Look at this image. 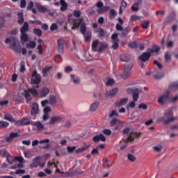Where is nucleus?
<instances>
[{
	"mask_svg": "<svg viewBox=\"0 0 178 178\" xmlns=\"http://www.w3.org/2000/svg\"><path fill=\"white\" fill-rule=\"evenodd\" d=\"M176 101H178V96L173 97L170 95V91L168 90L158 98L157 102L159 105H165V104L176 102Z\"/></svg>",
	"mask_w": 178,
	"mask_h": 178,
	"instance_id": "obj_1",
	"label": "nucleus"
},
{
	"mask_svg": "<svg viewBox=\"0 0 178 178\" xmlns=\"http://www.w3.org/2000/svg\"><path fill=\"white\" fill-rule=\"evenodd\" d=\"M176 120H177V117H173L172 109H168L165 111L163 117H159L157 119V121L164 123V124H169V123H172V122H175Z\"/></svg>",
	"mask_w": 178,
	"mask_h": 178,
	"instance_id": "obj_2",
	"label": "nucleus"
},
{
	"mask_svg": "<svg viewBox=\"0 0 178 178\" xmlns=\"http://www.w3.org/2000/svg\"><path fill=\"white\" fill-rule=\"evenodd\" d=\"M159 51H161V47L154 45L151 49H148L147 52H144L139 58L142 62H147L152 54H158Z\"/></svg>",
	"mask_w": 178,
	"mask_h": 178,
	"instance_id": "obj_3",
	"label": "nucleus"
},
{
	"mask_svg": "<svg viewBox=\"0 0 178 178\" xmlns=\"http://www.w3.org/2000/svg\"><path fill=\"white\" fill-rule=\"evenodd\" d=\"M23 97L26 99L27 104H30L31 102V95H30V91L26 90H23V92H19V95H15L14 100L15 102H22L23 101Z\"/></svg>",
	"mask_w": 178,
	"mask_h": 178,
	"instance_id": "obj_4",
	"label": "nucleus"
},
{
	"mask_svg": "<svg viewBox=\"0 0 178 178\" xmlns=\"http://www.w3.org/2000/svg\"><path fill=\"white\" fill-rule=\"evenodd\" d=\"M31 168H44L45 166V161H42L40 156H37L33 160V163L30 165Z\"/></svg>",
	"mask_w": 178,
	"mask_h": 178,
	"instance_id": "obj_5",
	"label": "nucleus"
},
{
	"mask_svg": "<svg viewBox=\"0 0 178 178\" xmlns=\"http://www.w3.org/2000/svg\"><path fill=\"white\" fill-rule=\"evenodd\" d=\"M96 8L97 9V13L98 15H102V13H105V12H108L109 10V7L108 6H104V3L102 1H97L96 3Z\"/></svg>",
	"mask_w": 178,
	"mask_h": 178,
	"instance_id": "obj_6",
	"label": "nucleus"
},
{
	"mask_svg": "<svg viewBox=\"0 0 178 178\" xmlns=\"http://www.w3.org/2000/svg\"><path fill=\"white\" fill-rule=\"evenodd\" d=\"M133 67V63L126 64L124 67V72L122 74V77L124 79H128L130 77V72Z\"/></svg>",
	"mask_w": 178,
	"mask_h": 178,
	"instance_id": "obj_7",
	"label": "nucleus"
},
{
	"mask_svg": "<svg viewBox=\"0 0 178 178\" xmlns=\"http://www.w3.org/2000/svg\"><path fill=\"white\" fill-rule=\"evenodd\" d=\"M110 126L111 127H114L115 131H120L122 129V123L120 120H118L117 119H114L110 122Z\"/></svg>",
	"mask_w": 178,
	"mask_h": 178,
	"instance_id": "obj_8",
	"label": "nucleus"
},
{
	"mask_svg": "<svg viewBox=\"0 0 178 178\" xmlns=\"http://www.w3.org/2000/svg\"><path fill=\"white\" fill-rule=\"evenodd\" d=\"M68 23L72 26V30H77L79 27L80 26V24L81 22L79 19H74L73 18H70L68 19Z\"/></svg>",
	"mask_w": 178,
	"mask_h": 178,
	"instance_id": "obj_9",
	"label": "nucleus"
},
{
	"mask_svg": "<svg viewBox=\"0 0 178 178\" xmlns=\"http://www.w3.org/2000/svg\"><path fill=\"white\" fill-rule=\"evenodd\" d=\"M31 83L33 84H40L41 83V75L35 70L32 73Z\"/></svg>",
	"mask_w": 178,
	"mask_h": 178,
	"instance_id": "obj_10",
	"label": "nucleus"
},
{
	"mask_svg": "<svg viewBox=\"0 0 178 178\" xmlns=\"http://www.w3.org/2000/svg\"><path fill=\"white\" fill-rule=\"evenodd\" d=\"M3 156L6 158V161H7V162H8V163H10V165H12V163H13V162H15V157H13V156L10 155V154H9V152H8V151H6V149L3 150Z\"/></svg>",
	"mask_w": 178,
	"mask_h": 178,
	"instance_id": "obj_11",
	"label": "nucleus"
},
{
	"mask_svg": "<svg viewBox=\"0 0 178 178\" xmlns=\"http://www.w3.org/2000/svg\"><path fill=\"white\" fill-rule=\"evenodd\" d=\"M27 124H31L30 119L27 118H24L15 122V126H27Z\"/></svg>",
	"mask_w": 178,
	"mask_h": 178,
	"instance_id": "obj_12",
	"label": "nucleus"
},
{
	"mask_svg": "<svg viewBox=\"0 0 178 178\" xmlns=\"http://www.w3.org/2000/svg\"><path fill=\"white\" fill-rule=\"evenodd\" d=\"M62 120H63V116L56 115L50 118L49 124H54V123H58V122H62Z\"/></svg>",
	"mask_w": 178,
	"mask_h": 178,
	"instance_id": "obj_13",
	"label": "nucleus"
},
{
	"mask_svg": "<svg viewBox=\"0 0 178 178\" xmlns=\"http://www.w3.org/2000/svg\"><path fill=\"white\" fill-rule=\"evenodd\" d=\"M51 90L48 87H43L39 92V96L40 98H45L50 92Z\"/></svg>",
	"mask_w": 178,
	"mask_h": 178,
	"instance_id": "obj_14",
	"label": "nucleus"
},
{
	"mask_svg": "<svg viewBox=\"0 0 178 178\" xmlns=\"http://www.w3.org/2000/svg\"><path fill=\"white\" fill-rule=\"evenodd\" d=\"M19 137V134L17 132H12L10 135L6 136L5 140L6 143H12L13 141V138H16Z\"/></svg>",
	"mask_w": 178,
	"mask_h": 178,
	"instance_id": "obj_15",
	"label": "nucleus"
},
{
	"mask_svg": "<svg viewBox=\"0 0 178 178\" xmlns=\"http://www.w3.org/2000/svg\"><path fill=\"white\" fill-rule=\"evenodd\" d=\"M58 49L60 54H63L65 49V40L58 39Z\"/></svg>",
	"mask_w": 178,
	"mask_h": 178,
	"instance_id": "obj_16",
	"label": "nucleus"
},
{
	"mask_svg": "<svg viewBox=\"0 0 178 178\" xmlns=\"http://www.w3.org/2000/svg\"><path fill=\"white\" fill-rule=\"evenodd\" d=\"M35 6L38 12H40V13H45L48 11V8H47V6H42L41 3H36Z\"/></svg>",
	"mask_w": 178,
	"mask_h": 178,
	"instance_id": "obj_17",
	"label": "nucleus"
},
{
	"mask_svg": "<svg viewBox=\"0 0 178 178\" xmlns=\"http://www.w3.org/2000/svg\"><path fill=\"white\" fill-rule=\"evenodd\" d=\"M92 140L94 141V143H99V141L105 143V141H106V138H105V136H104V134H100L99 135L95 136L92 138Z\"/></svg>",
	"mask_w": 178,
	"mask_h": 178,
	"instance_id": "obj_18",
	"label": "nucleus"
},
{
	"mask_svg": "<svg viewBox=\"0 0 178 178\" xmlns=\"http://www.w3.org/2000/svg\"><path fill=\"white\" fill-rule=\"evenodd\" d=\"M118 91H119L118 88H115L110 91H107L105 93L106 98H109V97L113 98V97H115V95H116V94H118Z\"/></svg>",
	"mask_w": 178,
	"mask_h": 178,
	"instance_id": "obj_19",
	"label": "nucleus"
},
{
	"mask_svg": "<svg viewBox=\"0 0 178 178\" xmlns=\"http://www.w3.org/2000/svg\"><path fill=\"white\" fill-rule=\"evenodd\" d=\"M70 79H71L72 83H73V84H75L76 86H79V84H80V83H81L80 76H79L77 75L71 74Z\"/></svg>",
	"mask_w": 178,
	"mask_h": 178,
	"instance_id": "obj_20",
	"label": "nucleus"
},
{
	"mask_svg": "<svg viewBox=\"0 0 178 178\" xmlns=\"http://www.w3.org/2000/svg\"><path fill=\"white\" fill-rule=\"evenodd\" d=\"M141 5H143V0H137L131 8L132 12H138V6H141Z\"/></svg>",
	"mask_w": 178,
	"mask_h": 178,
	"instance_id": "obj_21",
	"label": "nucleus"
},
{
	"mask_svg": "<svg viewBox=\"0 0 178 178\" xmlns=\"http://www.w3.org/2000/svg\"><path fill=\"white\" fill-rule=\"evenodd\" d=\"M4 120H8V122H11V123H15L16 124V120L13 118V115L10 113H6L3 118Z\"/></svg>",
	"mask_w": 178,
	"mask_h": 178,
	"instance_id": "obj_22",
	"label": "nucleus"
},
{
	"mask_svg": "<svg viewBox=\"0 0 178 178\" xmlns=\"http://www.w3.org/2000/svg\"><path fill=\"white\" fill-rule=\"evenodd\" d=\"M38 112H39L38 104L33 103L31 106V115H38Z\"/></svg>",
	"mask_w": 178,
	"mask_h": 178,
	"instance_id": "obj_23",
	"label": "nucleus"
},
{
	"mask_svg": "<svg viewBox=\"0 0 178 178\" xmlns=\"http://www.w3.org/2000/svg\"><path fill=\"white\" fill-rule=\"evenodd\" d=\"M32 126H35V127H37L39 131H41V130H44V124L41 123V121L33 122Z\"/></svg>",
	"mask_w": 178,
	"mask_h": 178,
	"instance_id": "obj_24",
	"label": "nucleus"
},
{
	"mask_svg": "<svg viewBox=\"0 0 178 178\" xmlns=\"http://www.w3.org/2000/svg\"><path fill=\"white\" fill-rule=\"evenodd\" d=\"M21 33H26L29 31V22H25L23 26L19 29Z\"/></svg>",
	"mask_w": 178,
	"mask_h": 178,
	"instance_id": "obj_25",
	"label": "nucleus"
},
{
	"mask_svg": "<svg viewBox=\"0 0 178 178\" xmlns=\"http://www.w3.org/2000/svg\"><path fill=\"white\" fill-rule=\"evenodd\" d=\"M60 5L61 6L60 10L61 12H65L67 10V3L65 0H60Z\"/></svg>",
	"mask_w": 178,
	"mask_h": 178,
	"instance_id": "obj_26",
	"label": "nucleus"
},
{
	"mask_svg": "<svg viewBox=\"0 0 178 178\" xmlns=\"http://www.w3.org/2000/svg\"><path fill=\"white\" fill-rule=\"evenodd\" d=\"M99 45H100L99 48L97 49L98 52H102V51H105L106 48H108V43L100 42L99 43Z\"/></svg>",
	"mask_w": 178,
	"mask_h": 178,
	"instance_id": "obj_27",
	"label": "nucleus"
},
{
	"mask_svg": "<svg viewBox=\"0 0 178 178\" xmlns=\"http://www.w3.org/2000/svg\"><path fill=\"white\" fill-rule=\"evenodd\" d=\"M128 101H129L128 98H123L121 100L116 102L115 106H123V105L127 104Z\"/></svg>",
	"mask_w": 178,
	"mask_h": 178,
	"instance_id": "obj_28",
	"label": "nucleus"
},
{
	"mask_svg": "<svg viewBox=\"0 0 178 178\" xmlns=\"http://www.w3.org/2000/svg\"><path fill=\"white\" fill-rule=\"evenodd\" d=\"M20 38L22 44H26L29 41V35L27 33H21Z\"/></svg>",
	"mask_w": 178,
	"mask_h": 178,
	"instance_id": "obj_29",
	"label": "nucleus"
},
{
	"mask_svg": "<svg viewBox=\"0 0 178 178\" xmlns=\"http://www.w3.org/2000/svg\"><path fill=\"white\" fill-rule=\"evenodd\" d=\"M100 42H101L98 41V40L93 41V42L92 43V49L93 52L98 51V49H97V47H98V45H99Z\"/></svg>",
	"mask_w": 178,
	"mask_h": 178,
	"instance_id": "obj_30",
	"label": "nucleus"
},
{
	"mask_svg": "<svg viewBox=\"0 0 178 178\" xmlns=\"http://www.w3.org/2000/svg\"><path fill=\"white\" fill-rule=\"evenodd\" d=\"M6 44H10V45H12V42H13V45L15 47V45H16V44H17V40L16 39H15L14 38H9L6 39L5 41Z\"/></svg>",
	"mask_w": 178,
	"mask_h": 178,
	"instance_id": "obj_31",
	"label": "nucleus"
},
{
	"mask_svg": "<svg viewBox=\"0 0 178 178\" xmlns=\"http://www.w3.org/2000/svg\"><path fill=\"white\" fill-rule=\"evenodd\" d=\"M98 106H99V102H95L92 103L90 107V112H95V111H97Z\"/></svg>",
	"mask_w": 178,
	"mask_h": 178,
	"instance_id": "obj_32",
	"label": "nucleus"
},
{
	"mask_svg": "<svg viewBox=\"0 0 178 178\" xmlns=\"http://www.w3.org/2000/svg\"><path fill=\"white\" fill-rule=\"evenodd\" d=\"M18 24H23L24 23V17H23V13H18Z\"/></svg>",
	"mask_w": 178,
	"mask_h": 178,
	"instance_id": "obj_33",
	"label": "nucleus"
},
{
	"mask_svg": "<svg viewBox=\"0 0 178 178\" xmlns=\"http://www.w3.org/2000/svg\"><path fill=\"white\" fill-rule=\"evenodd\" d=\"M138 134L136 133H131L129 136L126 139V141H133L134 138H137Z\"/></svg>",
	"mask_w": 178,
	"mask_h": 178,
	"instance_id": "obj_34",
	"label": "nucleus"
},
{
	"mask_svg": "<svg viewBox=\"0 0 178 178\" xmlns=\"http://www.w3.org/2000/svg\"><path fill=\"white\" fill-rule=\"evenodd\" d=\"M31 94L33 95V97H38L40 95V92H38V90L35 87H33L29 90Z\"/></svg>",
	"mask_w": 178,
	"mask_h": 178,
	"instance_id": "obj_35",
	"label": "nucleus"
},
{
	"mask_svg": "<svg viewBox=\"0 0 178 178\" xmlns=\"http://www.w3.org/2000/svg\"><path fill=\"white\" fill-rule=\"evenodd\" d=\"M95 33H98L100 38L105 37V32L102 28L95 29Z\"/></svg>",
	"mask_w": 178,
	"mask_h": 178,
	"instance_id": "obj_36",
	"label": "nucleus"
},
{
	"mask_svg": "<svg viewBox=\"0 0 178 178\" xmlns=\"http://www.w3.org/2000/svg\"><path fill=\"white\" fill-rule=\"evenodd\" d=\"M109 15L110 19H115L116 16H118V13L116 12V10H115V9H111L109 11Z\"/></svg>",
	"mask_w": 178,
	"mask_h": 178,
	"instance_id": "obj_37",
	"label": "nucleus"
},
{
	"mask_svg": "<svg viewBox=\"0 0 178 178\" xmlns=\"http://www.w3.org/2000/svg\"><path fill=\"white\" fill-rule=\"evenodd\" d=\"M49 105H55V104H56V97L54 95H51L49 97Z\"/></svg>",
	"mask_w": 178,
	"mask_h": 178,
	"instance_id": "obj_38",
	"label": "nucleus"
},
{
	"mask_svg": "<svg viewBox=\"0 0 178 178\" xmlns=\"http://www.w3.org/2000/svg\"><path fill=\"white\" fill-rule=\"evenodd\" d=\"M37 46V43L34 41H30L29 43L26 44V48H31L34 49Z\"/></svg>",
	"mask_w": 178,
	"mask_h": 178,
	"instance_id": "obj_39",
	"label": "nucleus"
},
{
	"mask_svg": "<svg viewBox=\"0 0 178 178\" xmlns=\"http://www.w3.org/2000/svg\"><path fill=\"white\" fill-rule=\"evenodd\" d=\"M83 37L86 42H88V41L91 40V32H87L86 33L83 34Z\"/></svg>",
	"mask_w": 178,
	"mask_h": 178,
	"instance_id": "obj_40",
	"label": "nucleus"
},
{
	"mask_svg": "<svg viewBox=\"0 0 178 178\" xmlns=\"http://www.w3.org/2000/svg\"><path fill=\"white\" fill-rule=\"evenodd\" d=\"M9 126V122L6 121H0V129H6Z\"/></svg>",
	"mask_w": 178,
	"mask_h": 178,
	"instance_id": "obj_41",
	"label": "nucleus"
},
{
	"mask_svg": "<svg viewBox=\"0 0 178 178\" xmlns=\"http://www.w3.org/2000/svg\"><path fill=\"white\" fill-rule=\"evenodd\" d=\"M169 88L170 90H178V81L171 83Z\"/></svg>",
	"mask_w": 178,
	"mask_h": 178,
	"instance_id": "obj_42",
	"label": "nucleus"
},
{
	"mask_svg": "<svg viewBox=\"0 0 178 178\" xmlns=\"http://www.w3.org/2000/svg\"><path fill=\"white\" fill-rule=\"evenodd\" d=\"M141 27L144 30H147L149 27V22L148 21H145L141 24Z\"/></svg>",
	"mask_w": 178,
	"mask_h": 178,
	"instance_id": "obj_43",
	"label": "nucleus"
},
{
	"mask_svg": "<svg viewBox=\"0 0 178 178\" xmlns=\"http://www.w3.org/2000/svg\"><path fill=\"white\" fill-rule=\"evenodd\" d=\"M153 149L155 152H161L163 149V146L159 145L153 147Z\"/></svg>",
	"mask_w": 178,
	"mask_h": 178,
	"instance_id": "obj_44",
	"label": "nucleus"
},
{
	"mask_svg": "<svg viewBox=\"0 0 178 178\" xmlns=\"http://www.w3.org/2000/svg\"><path fill=\"white\" fill-rule=\"evenodd\" d=\"M120 59H121L122 62H127L128 60H130V56L122 55L120 56Z\"/></svg>",
	"mask_w": 178,
	"mask_h": 178,
	"instance_id": "obj_45",
	"label": "nucleus"
},
{
	"mask_svg": "<svg viewBox=\"0 0 178 178\" xmlns=\"http://www.w3.org/2000/svg\"><path fill=\"white\" fill-rule=\"evenodd\" d=\"M33 33L35 35H38V37H41L42 35V31L40 29H35L33 30Z\"/></svg>",
	"mask_w": 178,
	"mask_h": 178,
	"instance_id": "obj_46",
	"label": "nucleus"
},
{
	"mask_svg": "<svg viewBox=\"0 0 178 178\" xmlns=\"http://www.w3.org/2000/svg\"><path fill=\"white\" fill-rule=\"evenodd\" d=\"M131 21L137 22L138 20H141V17L138 15H131L130 17Z\"/></svg>",
	"mask_w": 178,
	"mask_h": 178,
	"instance_id": "obj_47",
	"label": "nucleus"
},
{
	"mask_svg": "<svg viewBox=\"0 0 178 178\" xmlns=\"http://www.w3.org/2000/svg\"><path fill=\"white\" fill-rule=\"evenodd\" d=\"M112 42H119V38H118V34L114 33L111 35Z\"/></svg>",
	"mask_w": 178,
	"mask_h": 178,
	"instance_id": "obj_48",
	"label": "nucleus"
},
{
	"mask_svg": "<svg viewBox=\"0 0 178 178\" xmlns=\"http://www.w3.org/2000/svg\"><path fill=\"white\" fill-rule=\"evenodd\" d=\"M80 31L81 34H85L86 31V23H82L80 27Z\"/></svg>",
	"mask_w": 178,
	"mask_h": 178,
	"instance_id": "obj_49",
	"label": "nucleus"
},
{
	"mask_svg": "<svg viewBox=\"0 0 178 178\" xmlns=\"http://www.w3.org/2000/svg\"><path fill=\"white\" fill-rule=\"evenodd\" d=\"M24 70H26V65L24 64V61H21L19 72H21V73H23Z\"/></svg>",
	"mask_w": 178,
	"mask_h": 178,
	"instance_id": "obj_50",
	"label": "nucleus"
},
{
	"mask_svg": "<svg viewBox=\"0 0 178 178\" xmlns=\"http://www.w3.org/2000/svg\"><path fill=\"white\" fill-rule=\"evenodd\" d=\"M127 159L128 161H130L131 162H135L136 161V156L131 154H128L127 155Z\"/></svg>",
	"mask_w": 178,
	"mask_h": 178,
	"instance_id": "obj_51",
	"label": "nucleus"
},
{
	"mask_svg": "<svg viewBox=\"0 0 178 178\" xmlns=\"http://www.w3.org/2000/svg\"><path fill=\"white\" fill-rule=\"evenodd\" d=\"M51 67H46L43 69L42 70V74L43 76L45 77L47 76V73L49 72V70H51Z\"/></svg>",
	"mask_w": 178,
	"mask_h": 178,
	"instance_id": "obj_52",
	"label": "nucleus"
},
{
	"mask_svg": "<svg viewBox=\"0 0 178 178\" xmlns=\"http://www.w3.org/2000/svg\"><path fill=\"white\" fill-rule=\"evenodd\" d=\"M129 47H130V48L137 49L138 48V44H137L136 42H132L129 43Z\"/></svg>",
	"mask_w": 178,
	"mask_h": 178,
	"instance_id": "obj_53",
	"label": "nucleus"
},
{
	"mask_svg": "<svg viewBox=\"0 0 178 178\" xmlns=\"http://www.w3.org/2000/svg\"><path fill=\"white\" fill-rule=\"evenodd\" d=\"M55 30H58V24H56V23H53L50 26V31H55Z\"/></svg>",
	"mask_w": 178,
	"mask_h": 178,
	"instance_id": "obj_54",
	"label": "nucleus"
},
{
	"mask_svg": "<svg viewBox=\"0 0 178 178\" xmlns=\"http://www.w3.org/2000/svg\"><path fill=\"white\" fill-rule=\"evenodd\" d=\"M138 97H139L138 92H135L133 93V99L135 102H137V101H138Z\"/></svg>",
	"mask_w": 178,
	"mask_h": 178,
	"instance_id": "obj_55",
	"label": "nucleus"
},
{
	"mask_svg": "<svg viewBox=\"0 0 178 178\" xmlns=\"http://www.w3.org/2000/svg\"><path fill=\"white\" fill-rule=\"evenodd\" d=\"M148 106L145 104H140L138 106V109H143V111H147Z\"/></svg>",
	"mask_w": 178,
	"mask_h": 178,
	"instance_id": "obj_56",
	"label": "nucleus"
},
{
	"mask_svg": "<svg viewBox=\"0 0 178 178\" xmlns=\"http://www.w3.org/2000/svg\"><path fill=\"white\" fill-rule=\"evenodd\" d=\"M163 76H165L163 72H160L157 74H154V79H162V77H163Z\"/></svg>",
	"mask_w": 178,
	"mask_h": 178,
	"instance_id": "obj_57",
	"label": "nucleus"
},
{
	"mask_svg": "<svg viewBox=\"0 0 178 178\" xmlns=\"http://www.w3.org/2000/svg\"><path fill=\"white\" fill-rule=\"evenodd\" d=\"M103 134L106 136H111V134H112V131H111V129H106L103 130Z\"/></svg>",
	"mask_w": 178,
	"mask_h": 178,
	"instance_id": "obj_58",
	"label": "nucleus"
},
{
	"mask_svg": "<svg viewBox=\"0 0 178 178\" xmlns=\"http://www.w3.org/2000/svg\"><path fill=\"white\" fill-rule=\"evenodd\" d=\"M115 84V81L112 79H110L106 83V86H113Z\"/></svg>",
	"mask_w": 178,
	"mask_h": 178,
	"instance_id": "obj_59",
	"label": "nucleus"
},
{
	"mask_svg": "<svg viewBox=\"0 0 178 178\" xmlns=\"http://www.w3.org/2000/svg\"><path fill=\"white\" fill-rule=\"evenodd\" d=\"M115 29L117 31H123V26L119 24H116L115 25Z\"/></svg>",
	"mask_w": 178,
	"mask_h": 178,
	"instance_id": "obj_60",
	"label": "nucleus"
},
{
	"mask_svg": "<svg viewBox=\"0 0 178 178\" xmlns=\"http://www.w3.org/2000/svg\"><path fill=\"white\" fill-rule=\"evenodd\" d=\"M119 114L118 113V112H116V111L113 110L111 111V113L109 114V118H113V116H118Z\"/></svg>",
	"mask_w": 178,
	"mask_h": 178,
	"instance_id": "obj_61",
	"label": "nucleus"
},
{
	"mask_svg": "<svg viewBox=\"0 0 178 178\" xmlns=\"http://www.w3.org/2000/svg\"><path fill=\"white\" fill-rule=\"evenodd\" d=\"M74 16L75 17H80V16H81V11H80V10H75L74 12Z\"/></svg>",
	"mask_w": 178,
	"mask_h": 178,
	"instance_id": "obj_62",
	"label": "nucleus"
},
{
	"mask_svg": "<svg viewBox=\"0 0 178 178\" xmlns=\"http://www.w3.org/2000/svg\"><path fill=\"white\" fill-rule=\"evenodd\" d=\"M154 65H156V66L159 67V69H162L163 67V65L161 64L158 60H155L154 61Z\"/></svg>",
	"mask_w": 178,
	"mask_h": 178,
	"instance_id": "obj_63",
	"label": "nucleus"
},
{
	"mask_svg": "<svg viewBox=\"0 0 178 178\" xmlns=\"http://www.w3.org/2000/svg\"><path fill=\"white\" fill-rule=\"evenodd\" d=\"M20 8H22V9H24V8H26V0H21Z\"/></svg>",
	"mask_w": 178,
	"mask_h": 178,
	"instance_id": "obj_64",
	"label": "nucleus"
}]
</instances>
